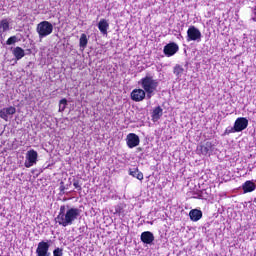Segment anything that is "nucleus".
Returning <instances> with one entry per match:
<instances>
[{
  "mask_svg": "<svg viewBox=\"0 0 256 256\" xmlns=\"http://www.w3.org/2000/svg\"><path fill=\"white\" fill-rule=\"evenodd\" d=\"M81 217V209L71 206H60L58 215L55 217V223L60 227H69Z\"/></svg>",
  "mask_w": 256,
  "mask_h": 256,
  "instance_id": "obj_1",
  "label": "nucleus"
},
{
  "mask_svg": "<svg viewBox=\"0 0 256 256\" xmlns=\"http://www.w3.org/2000/svg\"><path fill=\"white\" fill-rule=\"evenodd\" d=\"M139 85L146 92V99H151L159 87V80L154 79L151 75H146L139 81Z\"/></svg>",
  "mask_w": 256,
  "mask_h": 256,
  "instance_id": "obj_2",
  "label": "nucleus"
},
{
  "mask_svg": "<svg viewBox=\"0 0 256 256\" xmlns=\"http://www.w3.org/2000/svg\"><path fill=\"white\" fill-rule=\"evenodd\" d=\"M51 247V240L41 241L36 248V256H51L49 248ZM53 256H63V248H55Z\"/></svg>",
  "mask_w": 256,
  "mask_h": 256,
  "instance_id": "obj_3",
  "label": "nucleus"
},
{
  "mask_svg": "<svg viewBox=\"0 0 256 256\" xmlns=\"http://www.w3.org/2000/svg\"><path fill=\"white\" fill-rule=\"evenodd\" d=\"M36 32L39 39H45V37H49L53 33V24L49 21H42L37 25Z\"/></svg>",
  "mask_w": 256,
  "mask_h": 256,
  "instance_id": "obj_4",
  "label": "nucleus"
},
{
  "mask_svg": "<svg viewBox=\"0 0 256 256\" xmlns=\"http://www.w3.org/2000/svg\"><path fill=\"white\" fill-rule=\"evenodd\" d=\"M201 39H203V34H201V30L195 26H189L186 35V41L190 43V41H194L196 43H201Z\"/></svg>",
  "mask_w": 256,
  "mask_h": 256,
  "instance_id": "obj_5",
  "label": "nucleus"
},
{
  "mask_svg": "<svg viewBox=\"0 0 256 256\" xmlns=\"http://www.w3.org/2000/svg\"><path fill=\"white\" fill-rule=\"evenodd\" d=\"M39 158V154L34 149L29 150L26 153V160L24 162V165L27 169H30V167H33V165H37V159Z\"/></svg>",
  "mask_w": 256,
  "mask_h": 256,
  "instance_id": "obj_6",
  "label": "nucleus"
},
{
  "mask_svg": "<svg viewBox=\"0 0 256 256\" xmlns=\"http://www.w3.org/2000/svg\"><path fill=\"white\" fill-rule=\"evenodd\" d=\"M234 127L237 133H241V131H245L249 127V120L245 117H239L235 120Z\"/></svg>",
  "mask_w": 256,
  "mask_h": 256,
  "instance_id": "obj_7",
  "label": "nucleus"
},
{
  "mask_svg": "<svg viewBox=\"0 0 256 256\" xmlns=\"http://www.w3.org/2000/svg\"><path fill=\"white\" fill-rule=\"evenodd\" d=\"M139 143H141V140L139 139V136L135 133H129L126 137V145L129 147V149H134V147H138Z\"/></svg>",
  "mask_w": 256,
  "mask_h": 256,
  "instance_id": "obj_8",
  "label": "nucleus"
},
{
  "mask_svg": "<svg viewBox=\"0 0 256 256\" xmlns=\"http://www.w3.org/2000/svg\"><path fill=\"white\" fill-rule=\"evenodd\" d=\"M7 31H11V19L4 18L0 20V39H4Z\"/></svg>",
  "mask_w": 256,
  "mask_h": 256,
  "instance_id": "obj_9",
  "label": "nucleus"
},
{
  "mask_svg": "<svg viewBox=\"0 0 256 256\" xmlns=\"http://www.w3.org/2000/svg\"><path fill=\"white\" fill-rule=\"evenodd\" d=\"M147 97V92L143 89H134L131 92V99L132 101H135L136 103H139L140 101H143Z\"/></svg>",
  "mask_w": 256,
  "mask_h": 256,
  "instance_id": "obj_10",
  "label": "nucleus"
},
{
  "mask_svg": "<svg viewBox=\"0 0 256 256\" xmlns=\"http://www.w3.org/2000/svg\"><path fill=\"white\" fill-rule=\"evenodd\" d=\"M177 51H179V45L175 42L169 43L164 47V54L166 57H173Z\"/></svg>",
  "mask_w": 256,
  "mask_h": 256,
  "instance_id": "obj_11",
  "label": "nucleus"
},
{
  "mask_svg": "<svg viewBox=\"0 0 256 256\" xmlns=\"http://www.w3.org/2000/svg\"><path fill=\"white\" fill-rule=\"evenodd\" d=\"M140 239L142 243H145L146 245H151L155 241V236L153 235V232L145 231L142 232Z\"/></svg>",
  "mask_w": 256,
  "mask_h": 256,
  "instance_id": "obj_12",
  "label": "nucleus"
},
{
  "mask_svg": "<svg viewBox=\"0 0 256 256\" xmlns=\"http://www.w3.org/2000/svg\"><path fill=\"white\" fill-rule=\"evenodd\" d=\"M256 182H253V180H247L246 182L243 183L242 185V190L244 193H253L256 189Z\"/></svg>",
  "mask_w": 256,
  "mask_h": 256,
  "instance_id": "obj_13",
  "label": "nucleus"
},
{
  "mask_svg": "<svg viewBox=\"0 0 256 256\" xmlns=\"http://www.w3.org/2000/svg\"><path fill=\"white\" fill-rule=\"evenodd\" d=\"M12 55H14L16 61H21L23 57H25V50L23 48L17 46L15 48H11Z\"/></svg>",
  "mask_w": 256,
  "mask_h": 256,
  "instance_id": "obj_14",
  "label": "nucleus"
},
{
  "mask_svg": "<svg viewBox=\"0 0 256 256\" xmlns=\"http://www.w3.org/2000/svg\"><path fill=\"white\" fill-rule=\"evenodd\" d=\"M189 217L191 221L197 222L203 217V212L199 209H192L189 212Z\"/></svg>",
  "mask_w": 256,
  "mask_h": 256,
  "instance_id": "obj_15",
  "label": "nucleus"
},
{
  "mask_svg": "<svg viewBox=\"0 0 256 256\" xmlns=\"http://www.w3.org/2000/svg\"><path fill=\"white\" fill-rule=\"evenodd\" d=\"M98 29L102 35H107L109 22L106 19H101L98 23Z\"/></svg>",
  "mask_w": 256,
  "mask_h": 256,
  "instance_id": "obj_16",
  "label": "nucleus"
},
{
  "mask_svg": "<svg viewBox=\"0 0 256 256\" xmlns=\"http://www.w3.org/2000/svg\"><path fill=\"white\" fill-rule=\"evenodd\" d=\"M161 117H163V108H161V106H157L152 112V121L156 123V121H159Z\"/></svg>",
  "mask_w": 256,
  "mask_h": 256,
  "instance_id": "obj_17",
  "label": "nucleus"
},
{
  "mask_svg": "<svg viewBox=\"0 0 256 256\" xmlns=\"http://www.w3.org/2000/svg\"><path fill=\"white\" fill-rule=\"evenodd\" d=\"M87 43H89V38L87 37V34H81L79 40V47L82 51H85V49L87 48Z\"/></svg>",
  "mask_w": 256,
  "mask_h": 256,
  "instance_id": "obj_18",
  "label": "nucleus"
},
{
  "mask_svg": "<svg viewBox=\"0 0 256 256\" xmlns=\"http://www.w3.org/2000/svg\"><path fill=\"white\" fill-rule=\"evenodd\" d=\"M129 175L138 179V181H143V174L139 171V168L129 169Z\"/></svg>",
  "mask_w": 256,
  "mask_h": 256,
  "instance_id": "obj_19",
  "label": "nucleus"
},
{
  "mask_svg": "<svg viewBox=\"0 0 256 256\" xmlns=\"http://www.w3.org/2000/svg\"><path fill=\"white\" fill-rule=\"evenodd\" d=\"M184 72H185V69L182 68L181 65H176L174 67L173 73L177 77V79H181V77H183Z\"/></svg>",
  "mask_w": 256,
  "mask_h": 256,
  "instance_id": "obj_20",
  "label": "nucleus"
},
{
  "mask_svg": "<svg viewBox=\"0 0 256 256\" xmlns=\"http://www.w3.org/2000/svg\"><path fill=\"white\" fill-rule=\"evenodd\" d=\"M212 144L211 142H206L204 145L200 146V151L202 153V155H207V153H209V151H211L212 148Z\"/></svg>",
  "mask_w": 256,
  "mask_h": 256,
  "instance_id": "obj_21",
  "label": "nucleus"
},
{
  "mask_svg": "<svg viewBox=\"0 0 256 256\" xmlns=\"http://www.w3.org/2000/svg\"><path fill=\"white\" fill-rule=\"evenodd\" d=\"M4 112L6 117H9V115H15V113H17V109L13 106H9L7 108H4Z\"/></svg>",
  "mask_w": 256,
  "mask_h": 256,
  "instance_id": "obj_22",
  "label": "nucleus"
},
{
  "mask_svg": "<svg viewBox=\"0 0 256 256\" xmlns=\"http://www.w3.org/2000/svg\"><path fill=\"white\" fill-rule=\"evenodd\" d=\"M65 109H67V99L63 98L59 102V112L63 113V111H65Z\"/></svg>",
  "mask_w": 256,
  "mask_h": 256,
  "instance_id": "obj_23",
  "label": "nucleus"
},
{
  "mask_svg": "<svg viewBox=\"0 0 256 256\" xmlns=\"http://www.w3.org/2000/svg\"><path fill=\"white\" fill-rule=\"evenodd\" d=\"M18 41H19V38L17 36H11L6 41V45H15V43H18Z\"/></svg>",
  "mask_w": 256,
  "mask_h": 256,
  "instance_id": "obj_24",
  "label": "nucleus"
},
{
  "mask_svg": "<svg viewBox=\"0 0 256 256\" xmlns=\"http://www.w3.org/2000/svg\"><path fill=\"white\" fill-rule=\"evenodd\" d=\"M231 133H237L235 126L227 127L226 130L224 131V135H231Z\"/></svg>",
  "mask_w": 256,
  "mask_h": 256,
  "instance_id": "obj_25",
  "label": "nucleus"
},
{
  "mask_svg": "<svg viewBox=\"0 0 256 256\" xmlns=\"http://www.w3.org/2000/svg\"><path fill=\"white\" fill-rule=\"evenodd\" d=\"M0 118L4 121H9V117H7V114H5V108L0 110Z\"/></svg>",
  "mask_w": 256,
  "mask_h": 256,
  "instance_id": "obj_26",
  "label": "nucleus"
},
{
  "mask_svg": "<svg viewBox=\"0 0 256 256\" xmlns=\"http://www.w3.org/2000/svg\"><path fill=\"white\" fill-rule=\"evenodd\" d=\"M73 185H74V187H75V189H77L78 191H81V184H79V181H74V183H73Z\"/></svg>",
  "mask_w": 256,
  "mask_h": 256,
  "instance_id": "obj_27",
  "label": "nucleus"
},
{
  "mask_svg": "<svg viewBox=\"0 0 256 256\" xmlns=\"http://www.w3.org/2000/svg\"><path fill=\"white\" fill-rule=\"evenodd\" d=\"M252 21L256 23V7L252 8Z\"/></svg>",
  "mask_w": 256,
  "mask_h": 256,
  "instance_id": "obj_28",
  "label": "nucleus"
},
{
  "mask_svg": "<svg viewBox=\"0 0 256 256\" xmlns=\"http://www.w3.org/2000/svg\"><path fill=\"white\" fill-rule=\"evenodd\" d=\"M195 199H205V196H203V192H200Z\"/></svg>",
  "mask_w": 256,
  "mask_h": 256,
  "instance_id": "obj_29",
  "label": "nucleus"
},
{
  "mask_svg": "<svg viewBox=\"0 0 256 256\" xmlns=\"http://www.w3.org/2000/svg\"><path fill=\"white\" fill-rule=\"evenodd\" d=\"M60 191H65V186H60Z\"/></svg>",
  "mask_w": 256,
  "mask_h": 256,
  "instance_id": "obj_30",
  "label": "nucleus"
},
{
  "mask_svg": "<svg viewBox=\"0 0 256 256\" xmlns=\"http://www.w3.org/2000/svg\"><path fill=\"white\" fill-rule=\"evenodd\" d=\"M116 213H119V209L116 208Z\"/></svg>",
  "mask_w": 256,
  "mask_h": 256,
  "instance_id": "obj_31",
  "label": "nucleus"
}]
</instances>
